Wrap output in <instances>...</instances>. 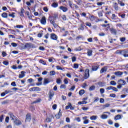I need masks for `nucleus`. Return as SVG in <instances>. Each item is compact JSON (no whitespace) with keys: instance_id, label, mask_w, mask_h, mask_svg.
<instances>
[{"instance_id":"nucleus-9","label":"nucleus","mask_w":128,"mask_h":128,"mask_svg":"<svg viewBox=\"0 0 128 128\" xmlns=\"http://www.w3.org/2000/svg\"><path fill=\"white\" fill-rule=\"evenodd\" d=\"M40 22L42 24H43L44 26H46V17H43L42 20L40 21Z\"/></svg>"},{"instance_id":"nucleus-29","label":"nucleus","mask_w":128,"mask_h":128,"mask_svg":"<svg viewBox=\"0 0 128 128\" xmlns=\"http://www.w3.org/2000/svg\"><path fill=\"white\" fill-rule=\"evenodd\" d=\"M88 104L87 102L83 101V102H80L78 103V104L80 106H82V104Z\"/></svg>"},{"instance_id":"nucleus-56","label":"nucleus","mask_w":128,"mask_h":128,"mask_svg":"<svg viewBox=\"0 0 128 128\" xmlns=\"http://www.w3.org/2000/svg\"><path fill=\"white\" fill-rule=\"evenodd\" d=\"M100 100V98H94V102H98Z\"/></svg>"},{"instance_id":"nucleus-17","label":"nucleus","mask_w":128,"mask_h":128,"mask_svg":"<svg viewBox=\"0 0 128 128\" xmlns=\"http://www.w3.org/2000/svg\"><path fill=\"white\" fill-rule=\"evenodd\" d=\"M62 110H60L58 114L56 116V118H57V120H60V116H62Z\"/></svg>"},{"instance_id":"nucleus-38","label":"nucleus","mask_w":128,"mask_h":128,"mask_svg":"<svg viewBox=\"0 0 128 128\" xmlns=\"http://www.w3.org/2000/svg\"><path fill=\"white\" fill-rule=\"evenodd\" d=\"M96 90V86H92L90 88L89 90L90 92H92V90Z\"/></svg>"},{"instance_id":"nucleus-39","label":"nucleus","mask_w":128,"mask_h":128,"mask_svg":"<svg viewBox=\"0 0 128 128\" xmlns=\"http://www.w3.org/2000/svg\"><path fill=\"white\" fill-rule=\"evenodd\" d=\"M110 84L111 86H116V82L114 81H112L110 82Z\"/></svg>"},{"instance_id":"nucleus-36","label":"nucleus","mask_w":128,"mask_h":128,"mask_svg":"<svg viewBox=\"0 0 128 128\" xmlns=\"http://www.w3.org/2000/svg\"><path fill=\"white\" fill-rule=\"evenodd\" d=\"M110 104H106L103 106V110L106 108H110Z\"/></svg>"},{"instance_id":"nucleus-61","label":"nucleus","mask_w":128,"mask_h":128,"mask_svg":"<svg viewBox=\"0 0 128 128\" xmlns=\"http://www.w3.org/2000/svg\"><path fill=\"white\" fill-rule=\"evenodd\" d=\"M122 92H126L128 94V88H125L122 90Z\"/></svg>"},{"instance_id":"nucleus-1","label":"nucleus","mask_w":128,"mask_h":128,"mask_svg":"<svg viewBox=\"0 0 128 128\" xmlns=\"http://www.w3.org/2000/svg\"><path fill=\"white\" fill-rule=\"evenodd\" d=\"M90 78V70L86 69L85 71V74L84 75V80H88Z\"/></svg>"},{"instance_id":"nucleus-2","label":"nucleus","mask_w":128,"mask_h":128,"mask_svg":"<svg viewBox=\"0 0 128 128\" xmlns=\"http://www.w3.org/2000/svg\"><path fill=\"white\" fill-rule=\"evenodd\" d=\"M42 89L40 88H32L29 90V92H40Z\"/></svg>"},{"instance_id":"nucleus-52","label":"nucleus","mask_w":128,"mask_h":128,"mask_svg":"<svg viewBox=\"0 0 128 128\" xmlns=\"http://www.w3.org/2000/svg\"><path fill=\"white\" fill-rule=\"evenodd\" d=\"M110 98H116V94H110Z\"/></svg>"},{"instance_id":"nucleus-64","label":"nucleus","mask_w":128,"mask_h":128,"mask_svg":"<svg viewBox=\"0 0 128 128\" xmlns=\"http://www.w3.org/2000/svg\"><path fill=\"white\" fill-rule=\"evenodd\" d=\"M74 68H76V69L78 68V64H74Z\"/></svg>"},{"instance_id":"nucleus-44","label":"nucleus","mask_w":128,"mask_h":128,"mask_svg":"<svg viewBox=\"0 0 128 128\" xmlns=\"http://www.w3.org/2000/svg\"><path fill=\"white\" fill-rule=\"evenodd\" d=\"M76 2L78 6H82V0H76Z\"/></svg>"},{"instance_id":"nucleus-3","label":"nucleus","mask_w":128,"mask_h":128,"mask_svg":"<svg viewBox=\"0 0 128 128\" xmlns=\"http://www.w3.org/2000/svg\"><path fill=\"white\" fill-rule=\"evenodd\" d=\"M54 96V92L53 91L50 90L49 92V102H50L52 100V98Z\"/></svg>"},{"instance_id":"nucleus-16","label":"nucleus","mask_w":128,"mask_h":128,"mask_svg":"<svg viewBox=\"0 0 128 128\" xmlns=\"http://www.w3.org/2000/svg\"><path fill=\"white\" fill-rule=\"evenodd\" d=\"M21 74L19 76V78H24L26 76L25 74H26V72L22 71L21 72Z\"/></svg>"},{"instance_id":"nucleus-59","label":"nucleus","mask_w":128,"mask_h":128,"mask_svg":"<svg viewBox=\"0 0 128 128\" xmlns=\"http://www.w3.org/2000/svg\"><path fill=\"white\" fill-rule=\"evenodd\" d=\"M82 109L83 110H84V112H86V110H88L89 108H88L83 107V108H82Z\"/></svg>"},{"instance_id":"nucleus-32","label":"nucleus","mask_w":128,"mask_h":128,"mask_svg":"<svg viewBox=\"0 0 128 128\" xmlns=\"http://www.w3.org/2000/svg\"><path fill=\"white\" fill-rule=\"evenodd\" d=\"M98 86H100V88H104V86H106V84L104 83H102V82H100L98 83Z\"/></svg>"},{"instance_id":"nucleus-45","label":"nucleus","mask_w":128,"mask_h":128,"mask_svg":"<svg viewBox=\"0 0 128 128\" xmlns=\"http://www.w3.org/2000/svg\"><path fill=\"white\" fill-rule=\"evenodd\" d=\"M64 84H68V79L66 78L64 80Z\"/></svg>"},{"instance_id":"nucleus-30","label":"nucleus","mask_w":128,"mask_h":128,"mask_svg":"<svg viewBox=\"0 0 128 128\" xmlns=\"http://www.w3.org/2000/svg\"><path fill=\"white\" fill-rule=\"evenodd\" d=\"M50 84V80L48 78H45L44 80V84Z\"/></svg>"},{"instance_id":"nucleus-48","label":"nucleus","mask_w":128,"mask_h":128,"mask_svg":"<svg viewBox=\"0 0 128 128\" xmlns=\"http://www.w3.org/2000/svg\"><path fill=\"white\" fill-rule=\"evenodd\" d=\"M52 6L53 8H58V4L56 3H54L52 4Z\"/></svg>"},{"instance_id":"nucleus-13","label":"nucleus","mask_w":128,"mask_h":128,"mask_svg":"<svg viewBox=\"0 0 128 128\" xmlns=\"http://www.w3.org/2000/svg\"><path fill=\"white\" fill-rule=\"evenodd\" d=\"M124 74V72H117L114 73V75L116 76H122Z\"/></svg>"},{"instance_id":"nucleus-51","label":"nucleus","mask_w":128,"mask_h":128,"mask_svg":"<svg viewBox=\"0 0 128 128\" xmlns=\"http://www.w3.org/2000/svg\"><path fill=\"white\" fill-rule=\"evenodd\" d=\"M76 62V58L74 56L72 58V62Z\"/></svg>"},{"instance_id":"nucleus-26","label":"nucleus","mask_w":128,"mask_h":128,"mask_svg":"<svg viewBox=\"0 0 128 128\" xmlns=\"http://www.w3.org/2000/svg\"><path fill=\"white\" fill-rule=\"evenodd\" d=\"M84 94H86V91L84 90H81L79 92V94L80 96H84Z\"/></svg>"},{"instance_id":"nucleus-27","label":"nucleus","mask_w":128,"mask_h":128,"mask_svg":"<svg viewBox=\"0 0 128 128\" xmlns=\"http://www.w3.org/2000/svg\"><path fill=\"white\" fill-rule=\"evenodd\" d=\"M56 71H51L50 72V76H56Z\"/></svg>"},{"instance_id":"nucleus-31","label":"nucleus","mask_w":128,"mask_h":128,"mask_svg":"<svg viewBox=\"0 0 128 128\" xmlns=\"http://www.w3.org/2000/svg\"><path fill=\"white\" fill-rule=\"evenodd\" d=\"M98 16L99 18H102L104 16V14L102 13V11H100L98 12Z\"/></svg>"},{"instance_id":"nucleus-40","label":"nucleus","mask_w":128,"mask_h":128,"mask_svg":"<svg viewBox=\"0 0 128 128\" xmlns=\"http://www.w3.org/2000/svg\"><path fill=\"white\" fill-rule=\"evenodd\" d=\"M72 108V104L70 103L68 104V106H66V110H70Z\"/></svg>"},{"instance_id":"nucleus-63","label":"nucleus","mask_w":128,"mask_h":128,"mask_svg":"<svg viewBox=\"0 0 128 128\" xmlns=\"http://www.w3.org/2000/svg\"><path fill=\"white\" fill-rule=\"evenodd\" d=\"M126 38H120V42H124V41L126 40Z\"/></svg>"},{"instance_id":"nucleus-15","label":"nucleus","mask_w":128,"mask_h":128,"mask_svg":"<svg viewBox=\"0 0 128 128\" xmlns=\"http://www.w3.org/2000/svg\"><path fill=\"white\" fill-rule=\"evenodd\" d=\"M100 68V66H93L92 67V72H96Z\"/></svg>"},{"instance_id":"nucleus-60","label":"nucleus","mask_w":128,"mask_h":128,"mask_svg":"<svg viewBox=\"0 0 128 128\" xmlns=\"http://www.w3.org/2000/svg\"><path fill=\"white\" fill-rule=\"evenodd\" d=\"M40 64H44V66H46V64L44 62V61L42 60H40Z\"/></svg>"},{"instance_id":"nucleus-12","label":"nucleus","mask_w":128,"mask_h":128,"mask_svg":"<svg viewBox=\"0 0 128 128\" xmlns=\"http://www.w3.org/2000/svg\"><path fill=\"white\" fill-rule=\"evenodd\" d=\"M110 32H111L112 34H114V36H116V34H118V32L116 31V30L114 28H110Z\"/></svg>"},{"instance_id":"nucleus-58","label":"nucleus","mask_w":128,"mask_h":128,"mask_svg":"<svg viewBox=\"0 0 128 128\" xmlns=\"http://www.w3.org/2000/svg\"><path fill=\"white\" fill-rule=\"evenodd\" d=\"M112 90H113V92H118V88L114 87H113Z\"/></svg>"},{"instance_id":"nucleus-24","label":"nucleus","mask_w":128,"mask_h":128,"mask_svg":"<svg viewBox=\"0 0 128 128\" xmlns=\"http://www.w3.org/2000/svg\"><path fill=\"white\" fill-rule=\"evenodd\" d=\"M108 118V116L106 114H103L101 116L102 120H107Z\"/></svg>"},{"instance_id":"nucleus-25","label":"nucleus","mask_w":128,"mask_h":128,"mask_svg":"<svg viewBox=\"0 0 128 128\" xmlns=\"http://www.w3.org/2000/svg\"><path fill=\"white\" fill-rule=\"evenodd\" d=\"M56 68H57L58 70H62L63 72H64V68H62L60 66H56Z\"/></svg>"},{"instance_id":"nucleus-54","label":"nucleus","mask_w":128,"mask_h":128,"mask_svg":"<svg viewBox=\"0 0 128 128\" xmlns=\"http://www.w3.org/2000/svg\"><path fill=\"white\" fill-rule=\"evenodd\" d=\"M56 82L58 84H60L62 83V80H60V79H58L56 80Z\"/></svg>"},{"instance_id":"nucleus-14","label":"nucleus","mask_w":128,"mask_h":128,"mask_svg":"<svg viewBox=\"0 0 128 128\" xmlns=\"http://www.w3.org/2000/svg\"><path fill=\"white\" fill-rule=\"evenodd\" d=\"M52 118H54V116H49V118H48L46 119V122H48V123L51 122H52Z\"/></svg>"},{"instance_id":"nucleus-55","label":"nucleus","mask_w":128,"mask_h":128,"mask_svg":"<svg viewBox=\"0 0 128 128\" xmlns=\"http://www.w3.org/2000/svg\"><path fill=\"white\" fill-rule=\"evenodd\" d=\"M12 46L13 48H16V46H18V44L16 43H12Z\"/></svg>"},{"instance_id":"nucleus-23","label":"nucleus","mask_w":128,"mask_h":128,"mask_svg":"<svg viewBox=\"0 0 128 128\" xmlns=\"http://www.w3.org/2000/svg\"><path fill=\"white\" fill-rule=\"evenodd\" d=\"M88 56H92V50H88Z\"/></svg>"},{"instance_id":"nucleus-33","label":"nucleus","mask_w":128,"mask_h":128,"mask_svg":"<svg viewBox=\"0 0 128 128\" xmlns=\"http://www.w3.org/2000/svg\"><path fill=\"white\" fill-rule=\"evenodd\" d=\"M25 48H32V44H26L25 46Z\"/></svg>"},{"instance_id":"nucleus-4","label":"nucleus","mask_w":128,"mask_h":128,"mask_svg":"<svg viewBox=\"0 0 128 128\" xmlns=\"http://www.w3.org/2000/svg\"><path fill=\"white\" fill-rule=\"evenodd\" d=\"M51 18H52V17H50V24H52V26H54L55 28H58V26L56 24V22H54V20H52Z\"/></svg>"},{"instance_id":"nucleus-57","label":"nucleus","mask_w":128,"mask_h":128,"mask_svg":"<svg viewBox=\"0 0 128 128\" xmlns=\"http://www.w3.org/2000/svg\"><path fill=\"white\" fill-rule=\"evenodd\" d=\"M11 86H14V88H16V82H12L11 84Z\"/></svg>"},{"instance_id":"nucleus-41","label":"nucleus","mask_w":128,"mask_h":128,"mask_svg":"<svg viewBox=\"0 0 128 128\" xmlns=\"http://www.w3.org/2000/svg\"><path fill=\"white\" fill-rule=\"evenodd\" d=\"M60 88H61V90H66V86L62 84L60 86Z\"/></svg>"},{"instance_id":"nucleus-62","label":"nucleus","mask_w":128,"mask_h":128,"mask_svg":"<svg viewBox=\"0 0 128 128\" xmlns=\"http://www.w3.org/2000/svg\"><path fill=\"white\" fill-rule=\"evenodd\" d=\"M104 102H105L104 99V98L100 99V104H104Z\"/></svg>"},{"instance_id":"nucleus-34","label":"nucleus","mask_w":128,"mask_h":128,"mask_svg":"<svg viewBox=\"0 0 128 128\" xmlns=\"http://www.w3.org/2000/svg\"><path fill=\"white\" fill-rule=\"evenodd\" d=\"M90 20L91 22H94V20H96V16H91L90 17Z\"/></svg>"},{"instance_id":"nucleus-53","label":"nucleus","mask_w":128,"mask_h":128,"mask_svg":"<svg viewBox=\"0 0 128 128\" xmlns=\"http://www.w3.org/2000/svg\"><path fill=\"white\" fill-rule=\"evenodd\" d=\"M114 87L112 86H109V87H108L106 90H112V88H113Z\"/></svg>"},{"instance_id":"nucleus-35","label":"nucleus","mask_w":128,"mask_h":128,"mask_svg":"<svg viewBox=\"0 0 128 128\" xmlns=\"http://www.w3.org/2000/svg\"><path fill=\"white\" fill-rule=\"evenodd\" d=\"M2 18H8V14L3 13L2 14Z\"/></svg>"},{"instance_id":"nucleus-10","label":"nucleus","mask_w":128,"mask_h":128,"mask_svg":"<svg viewBox=\"0 0 128 128\" xmlns=\"http://www.w3.org/2000/svg\"><path fill=\"white\" fill-rule=\"evenodd\" d=\"M51 38L53 40H58V36H56V34H51Z\"/></svg>"},{"instance_id":"nucleus-47","label":"nucleus","mask_w":128,"mask_h":128,"mask_svg":"<svg viewBox=\"0 0 128 128\" xmlns=\"http://www.w3.org/2000/svg\"><path fill=\"white\" fill-rule=\"evenodd\" d=\"M104 92H105L104 89V88L100 89V92L101 94H104Z\"/></svg>"},{"instance_id":"nucleus-18","label":"nucleus","mask_w":128,"mask_h":128,"mask_svg":"<svg viewBox=\"0 0 128 128\" xmlns=\"http://www.w3.org/2000/svg\"><path fill=\"white\" fill-rule=\"evenodd\" d=\"M9 116L12 119V120H16V116H14V115L12 113H10Z\"/></svg>"},{"instance_id":"nucleus-22","label":"nucleus","mask_w":128,"mask_h":128,"mask_svg":"<svg viewBox=\"0 0 128 128\" xmlns=\"http://www.w3.org/2000/svg\"><path fill=\"white\" fill-rule=\"evenodd\" d=\"M14 124L16 126H20V124H22V122L20 121L19 120H16L14 122Z\"/></svg>"},{"instance_id":"nucleus-49","label":"nucleus","mask_w":128,"mask_h":128,"mask_svg":"<svg viewBox=\"0 0 128 128\" xmlns=\"http://www.w3.org/2000/svg\"><path fill=\"white\" fill-rule=\"evenodd\" d=\"M16 28H24V26H22V25H17L16 26Z\"/></svg>"},{"instance_id":"nucleus-43","label":"nucleus","mask_w":128,"mask_h":128,"mask_svg":"<svg viewBox=\"0 0 128 128\" xmlns=\"http://www.w3.org/2000/svg\"><path fill=\"white\" fill-rule=\"evenodd\" d=\"M3 64H4V66H8L10 64V62H8L7 61H4L3 62Z\"/></svg>"},{"instance_id":"nucleus-7","label":"nucleus","mask_w":128,"mask_h":128,"mask_svg":"<svg viewBox=\"0 0 128 128\" xmlns=\"http://www.w3.org/2000/svg\"><path fill=\"white\" fill-rule=\"evenodd\" d=\"M118 84H120L122 86H126V82L124 80H120L118 81Z\"/></svg>"},{"instance_id":"nucleus-42","label":"nucleus","mask_w":128,"mask_h":128,"mask_svg":"<svg viewBox=\"0 0 128 128\" xmlns=\"http://www.w3.org/2000/svg\"><path fill=\"white\" fill-rule=\"evenodd\" d=\"M103 4H106V3L102 2L97 3L98 6H102Z\"/></svg>"},{"instance_id":"nucleus-21","label":"nucleus","mask_w":128,"mask_h":128,"mask_svg":"<svg viewBox=\"0 0 128 128\" xmlns=\"http://www.w3.org/2000/svg\"><path fill=\"white\" fill-rule=\"evenodd\" d=\"M91 120H98V116H92L90 118Z\"/></svg>"},{"instance_id":"nucleus-8","label":"nucleus","mask_w":128,"mask_h":128,"mask_svg":"<svg viewBox=\"0 0 128 128\" xmlns=\"http://www.w3.org/2000/svg\"><path fill=\"white\" fill-rule=\"evenodd\" d=\"M60 10H62L64 12H66L68 10V9L66 7H64L62 6L60 8Z\"/></svg>"},{"instance_id":"nucleus-50","label":"nucleus","mask_w":128,"mask_h":128,"mask_svg":"<svg viewBox=\"0 0 128 128\" xmlns=\"http://www.w3.org/2000/svg\"><path fill=\"white\" fill-rule=\"evenodd\" d=\"M86 26H89V28H92V24L88 22H86Z\"/></svg>"},{"instance_id":"nucleus-5","label":"nucleus","mask_w":128,"mask_h":128,"mask_svg":"<svg viewBox=\"0 0 128 128\" xmlns=\"http://www.w3.org/2000/svg\"><path fill=\"white\" fill-rule=\"evenodd\" d=\"M113 8H114V10L118 12L119 10L118 8V4L116 3V2H113Z\"/></svg>"},{"instance_id":"nucleus-28","label":"nucleus","mask_w":128,"mask_h":128,"mask_svg":"<svg viewBox=\"0 0 128 128\" xmlns=\"http://www.w3.org/2000/svg\"><path fill=\"white\" fill-rule=\"evenodd\" d=\"M117 0L118 2V4H120L121 6H126V4L122 2H120V0Z\"/></svg>"},{"instance_id":"nucleus-37","label":"nucleus","mask_w":128,"mask_h":128,"mask_svg":"<svg viewBox=\"0 0 128 128\" xmlns=\"http://www.w3.org/2000/svg\"><path fill=\"white\" fill-rule=\"evenodd\" d=\"M78 30H84V25H80V28H78Z\"/></svg>"},{"instance_id":"nucleus-19","label":"nucleus","mask_w":128,"mask_h":128,"mask_svg":"<svg viewBox=\"0 0 128 128\" xmlns=\"http://www.w3.org/2000/svg\"><path fill=\"white\" fill-rule=\"evenodd\" d=\"M108 72V68L104 67L101 70L100 74H104V72Z\"/></svg>"},{"instance_id":"nucleus-11","label":"nucleus","mask_w":128,"mask_h":128,"mask_svg":"<svg viewBox=\"0 0 128 128\" xmlns=\"http://www.w3.org/2000/svg\"><path fill=\"white\" fill-rule=\"evenodd\" d=\"M123 116L122 115H117L116 116H115L114 118V120H120L122 118Z\"/></svg>"},{"instance_id":"nucleus-6","label":"nucleus","mask_w":128,"mask_h":128,"mask_svg":"<svg viewBox=\"0 0 128 128\" xmlns=\"http://www.w3.org/2000/svg\"><path fill=\"white\" fill-rule=\"evenodd\" d=\"M88 116H85L83 118V120H84V124H90V120H88Z\"/></svg>"},{"instance_id":"nucleus-46","label":"nucleus","mask_w":128,"mask_h":128,"mask_svg":"<svg viewBox=\"0 0 128 128\" xmlns=\"http://www.w3.org/2000/svg\"><path fill=\"white\" fill-rule=\"evenodd\" d=\"M16 14V13H12V14H10L9 15V16H11L12 18H16V16H14Z\"/></svg>"},{"instance_id":"nucleus-20","label":"nucleus","mask_w":128,"mask_h":128,"mask_svg":"<svg viewBox=\"0 0 128 128\" xmlns=\"http://www.w3.org/2000/svg\"><path fill=\"white\" fill-rule=\"evenodd\" d=\"M30 114H28L26 116V122H30Z\"/></svg>"}]
</instances>
